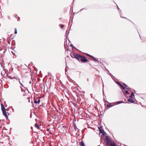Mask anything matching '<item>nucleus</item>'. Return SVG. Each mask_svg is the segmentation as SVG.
<instances>
[{
    "mask_svg": "<svg viewBox=\"0 0 146 146\" xmlns=\"http://www.w3.org/2000/svg\"><path fill=\"white\" fill-rule=\"evenodd\" d=\"M77 60L79 61H81L82 62H86L88 61L85 56H83L81 55H79L77 57Z\"/></svg>",
    "mask_w": 146,
    "mask_h": 146,
    "instance_id": "1",
    "label": "nucleus"
},
{
    "mask_svg": "<svg viewBox=\"0 0 146 146\" xmlns=\"http://www.w3.org/2000/svg\"><path fill=\"white\" fill-rule=\"evenodd\" d=\"M105 139L108 145H109L112 142V141L110 139V137L108 136H106Z\"/></svg>",
    "mask_w": 146,
    "mask_h": 146,
    "instance_id": "2",
    "label": "nucleus"
},
{
    "mask_svg": "<svg viewBox=\"0 0 146 146\" xmlns=\"http://www.w3.org/2000/svg\"><path fill=\"white\" fill-rule=\"evenodd\" d=\"M7 77L8 78H10L11 79H13L15 78L17 80H18L19 81V80H20V78H18V77H17V76H16V77H15V76L13 77V76H9L8 74L7 75Z\"/></svg>",
    "mask_w": 146,
    "mask_h": 146,
    "instance_id": "3",
    "label": "nucleus"
},
{
    "mask_svg": "<svg viewBox=\"0 0 146 146\" xmlns=\"http://www.w3.org/2000/svg\"><path fill=\"white\" fill-rule=\"evenodd\" d=\"M79 54H76L74 53H71L70 54V56L72 58H75L77 59V57L78 56Z\"/></svg>",
    "mask_w": 146,
    "mask_h": 146,
    "instance_id": "4",
    "label": "nucleus"
},
{
    "mask_svg": "<svg viewBox=\"0 0 146 146\" xmlns=\"http://www.w3.org/2000/svg\"><path fill=\"white\" fill-rule=\"evenodd\" d=\"M101 126L100 128H99V130L100 131V132L102 134V135H104L105 133H106L101 128Z\"/></svg>",
    "mask_w": 146,
    "mask_h": 146,
    "instance_id": "5",
    "label": "nucleus"
},
{
    "mask_svg": "<svg viewBox=\"0 0 146 146\" xmlns=\"http://www.w3.org/2000/svg\"><path fill=\"white\" fill-rule=\"evenodd\" d=\"M2 111L3 114V115H4L5 116L6 118H8V116H7V113H6V110H4V111Z\"/></svg>",
    "mask_w": 146,
    "mask_h": 146,
    "instance_id": "6",
    "label": "nucleus"
},
{
    "mask_svg": "<svg viewBox=\"0 0 146 146\" xmlns=\"http://www.w3.org/2000/svg\"><path fill=\"white\" fill-rule=\"evenodd\" d=\"M1 109L2 111L6 110L3 104H1Z\"/></svg>",
    "mask_w": 146,
    "mask_h": 146,
    "instance_id": "7",
    "label": "nucleus"
},
{
    "mask_svg": "<svg viewBox=\"0 0 146 146\" xmlns=\"http://www.w3.org/2000/svg\"><path fill=\"white\" fill-rule=\"evenodd\" d=\"M79 144L81 146H85L84 142L82 141L80 142Z\"/></svg>",
    "mask_w": 146,
    "mask_h": 146,
    "instance_id": "8",
    "label": "nucleus"
},
{
    "mask_svg": "<svg viewBox=\"0 0 146 146\" xmlns=\"http://www.w3.org/2000/svg\"><path fill=\"white\" fill-rule=\"evenodd\" d=\"M128 101L129 102H130L131 103H133L134 102V101L131 99H129L128 100Z\"/></svg>",
    "mask_w": 146,
    "mask_h": 146,
    "instance_id": "9",
    "label": "nucleus"
},
{
    "mask_svg": "<svg viewBox=\"0 0 146 146\" xmlns=\"http://www.w3.org/2000/svg\"><path fill=\"white\" fill-rule=\"evenodd\" d=\"M134 94L132 92L131 93L130 96H129V98H132L133 96H134Z\"/></svg>",
    "mask_w": 146,
    "mask_h": 146,
    "instance_id": "10",
    "label": "nucleus"
},
{
    "mask_svg": "<svg viewBox=\"0 0 146 146\" xmlns=\"http://www.w3.org/2000/svg\"><path fill=\"white\" fill-rule=\"evenodd\" d=\"M35 126V127H36L37 129H40L39 127L38 124H37L36 123Z\"/></svg>",
    "mask_w": 146,
    "mask_h": 146,
    "instance_id": "11",
    "label": "nucleus"
},
{
    "mask_svg": "<svg viewBox=\"0 0 146 146\" xmlns=\"http://www.w3.org/2000/svg\"><path fill=\"white\" fill-rule=\"evenodd\" d=\"M109 145L110 146H116V144L115 143H111Z\"/></svg>",
    "mask_w": 146,
    "mask_h": 146,
    "instance_id": "12",
    "label": "nucleus"
},
{
    "mask_svg": "<svg viewBox=\"0 0 146 146\" xmlns=\"http://www.w3.org/2000/svg\"><path fill=\"white\" fill-rule=\"evenodd\" d=\"M93 60H94V61H96L97 62V61H98V59L97 58H96L95 57H94V56H92V58Z\"/></svg>",
    "mask_w": 146,
    "mask_h": 146,
    "instance_id": "13",
    "label": "nucleus"
},
{
    "mask_svg": "<svg viewBox=\"0 0 146 146\" xmlns=\"http://www.w3.org/2000/svg\"><path fill=\"white\" fill-rule=\"evenodd\" d=\"M125 88H126V89L130 90H131V88H129L127 85L125 87Z\"/></svg>",
    "mask_w": 146,
    "mask_h": 146,
    "instance_id": "14",
    "label": "nucleus"
},
{
    "mask_svg": "<svg viewBox=\"0 0 146 146\" xmlns=\"http://www.w3.org/2000/svg\"><path fill=\"white\" fill-rule=\"evenodd\" d=\"M111 106H111V104H109V105H107V106H106L107 107H108V108H110L111 107Z\"/></svg>",
    "mask_w": 146,
    "mask_h": 146,
    "instance_id": "15",
    "label": "nucleus"
},
{
    "mask_svg": "<svg viewBox=\"0 0 146 146\" xmlns=\"http://www.w3.org/2000/svg\"><path fill=\"white\" fill-rule=\"evenodd\" d=\"M86 54L88 56L91 58H92V57L93 56H92L89 54Z\"/></svg>",
    "mask_w": 146,
    "mask_h": 146,
    "instance_id": "16",
    "label": "nucleus"
},
{
    "mask_svg": "<svg viewBox=\"0 0 146 146\" xmlns=\"http://www.w3.org/2000/svg\"><path fill=\"white\" fill-rule=\"evenodd\" d=\"M121 88H122V89L124 90H125V87H124L122 85V86H120Z\"/></svg>",
    "mask_w": 146,
    "mask_h": 146,
    "instance_id": "17",
    "label": "nucleus"
},
{
    "mask_svg": "<svg viewBox=\"0 0 146 146\" xmlns=\"http://www.w3.org/2000/svg\"><path fill=\"white\" fill-rule=\"evenodd\" d=\"M117 84L118 85H119L120 86H122V84H121L120 83H119V82H117Z\"/></svg>",
    "mask_w": 146,
    "mask_h": 146,
    "instance_id": "18",
    "label": "nucleus"
},
{
    "mask_svg": "<svg viewBox=\"0 0 146 146\" xmlns=\"http://www.w3.org/2000/svg\"><path fill=\"white\" fill-rule=\"evenodd\" d=\"M34 102L35 104H38L37 101L36 100H35V101H34Z\"/></svg>",
    "mask_w": 146,
    "mask_h": 146,
    "instance_id": "19",
    "label": "nucleus"
},
{
    "mask_svg": "<svg viewBox=\"0 0 146 146\" xmlns=\"http://www.w3.org/2000/svg\"><path fill=\"white\" fill-rule=\"evenodd\" d=\"M19 82L22 87L24 86L23 84L21 83V81H20V80H19Z\"/></svg>",
    "mask_w": 146,
    "mask_h": 146,
    "instance_id": "20",
    "label": "nucleus"
},
{
    "mask_svg": "<svg viewBox=\"0 0 146 146\" xmlns=\"http://www.w3.org/2000/svg\"><path fill=\"white\" fill-rule=\"evenodd\" d=\"M40 99H38V101H37V102H38V104H39V103H40Z\"/></svg>",
    "mask_w": 146,
    "mask_h": 146,
    "instance_id": "21",
    "label": "nucleus"
},
{
    "mask_svg": "<svg viewBox=\"0 0 146 146\" xmlns=\"http://www.w3.org/2000/svg\"><path fill=\"white\" fill-rule=\"evenodd\" d=\"M125 93L126 94H129V93L128 92V91H127V90H126V91H125Z\"/></svg>",
    "mask_w": 146,
    "mask_h": 146,
    "instance_id": "22",
    "label": "nucleus"
},
{
    "mask_svg": "<svg viewBox=\"0 0 146 146\" xmlns=\"http://www.w3.org/2000/svg\"><path fill=\"white\" fill-rule=\"evenodd\" d=\"M123 102V101H119V102H118L117 103V104H120V103H122Z\"/></svg>",
    "mask_w": 146,
    "mask_h": 146,
    "instance_id": "23",
    "label": "nucleus"
},
{
    "mask_svg": "<svg viewBox=\"0 0 146 146\" xmlns=\"http://www.w3.org/2000/svg\"><path fill=\"white\" fill-rule=\"evenodd\" d=\"M15 34H17V31L16 29L15 28Z\"/></svg>",
    "mask_w": 146,
    "mask_h": 146,
    "instance_id": "24",
    "label": "nucleus"
},
{
    "mask_svg": "<svg viewBox=\"0 0 146 146\" xmlns=\"http://www.w3.org/2000/svg\"><path fill=\"white\" fill-rule=\"evenodd\" d=\"M32 83V81H30L29 82V83L30 84H31Z\"/></svg>",
    "mask_w": 146,
    "mask_h": 146,
    "instance_id": "25",
    "label": "nucleus"
},
{
    "mask_svg": "<svg viewBox=\"0 0 146 146\" xmlns=\"http://www.w3.org/2000/svg\"><path fill=\"white\" fill-rule=\"evenodd\" d=\"M97 62L98 63L100 64V63H101V62L100 61L98 60V61H97Z\"/></svg>",
    "mask_w": 146,
    "mask_h": 146,
    "instance_id": "26",
    "label": "nucleus"
},
{
    "mask_svg": "<svg viewBox=\"0 0 146 146\" xmlns=\"http://www.w3.org/2000/svg\"><path fill=\"white\" fill-rule=\"evenodd\" d=\"M123 85L125 86V87L127 86L126 84L125 83H124Z\"/></svg>",
    "mask_w": 146,
    "mask_h": 146,
    "instance_id": "27",
    "label": "nucleus"
},
{
    "mask_svg": "<svg viewBox=\"0 0 146 146\" xmlns=\"http://www.w3.org/2000/svg\"><path fill=\"white\" fill-rule=\"evenodd\" d=\"M62 25V26L60 27V28H62L63 27V25Z\"/></svg>",
    "mask_w": 146,
    "mask_h": 146,
    "instance_id": "28",
    "label": "nucleus"
},
{
    "mask_svg": "<svg viewBox=\"0 0 146 146\" xmlns=\"http://www.w3.org/2000/svg\"><path fill=\"white\" fill-rule=\"evenodd\" d=\"M74 129H76V128H77V127L76 126H74Z\"/></svg>",
    "mask_w": 146,
    "mask_h": 146,
    "instance_id": "29",
    "label": "nucleus"
},
{
    "mask_svg": "<svg viewBox=\"0 0 146 146\" xmlns=\"http://www.w3.org/2000/svg\"><path fill=\"white\" fill-rule=\"evenodd\" d=\"M117 9H118V10L120 9H119V8H118V7H117Z\"/></svg>",
    "mask_w": 146,
    "mask_h": 146,
    "instance_id": "30",
    "label": "nucleus"
},
{
    "mask_svg": "<svg viewBox=\"0 0 146 146\" xmlns=\"http://www.w3.org/2000/svg\"><path fill=\"white\" fill-rule=\"evenodd\" d=\"M71 46H72V45H71Z\"/></svg>",
    "mask_w": 146,
    "mask_h": 146,
    "instance_id": "31",
    "label": "nucleus"
},
{
    "mask_svg": "<svg viewBox=\"0 0 146 146\" xmlns=\"http://www.w3.org/2000/svg\"><path fill=\"white\" fill-rule=\"evenodd\" d=\"M71 46H72V45H71Z\"/></svg>",
    "mask_w": 146,
    "mask_h": 146,
    "instance_id": "32",
    "label": "nucleus"
}]
</instances>
